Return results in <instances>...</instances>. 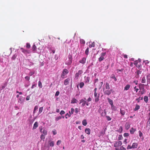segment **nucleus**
<instances>
[{"label": "nucleus", "instance_id": "nucleus-1", "mask_svg": "<svg viewBox=\"0 0 150 150\" xmlns=\"http://www.w3.org/2000/svg\"><path fill=\"white\" fill-rule=\"evenodd\" d=\"M40 132L43 133V134L45 135L47 134V130L45 128H43L42 126H40L39 127Z\"/></svg>", "mask_w": 150, "mask_h": 150}, {"label": "nucleus", "instance_id": "nucleus-2", "mask_svg": "<svg viewBox=\"0 0 150 150\" xmlns=\"http://www.w3.org/2000/svg\"><path fill=\"white\" fill-rule=\"evenodd\" d=\"M83 73V71L82 70H79L78 72H77L75 75L74 79L77 80L78 79L79 76L81 75Z\"/></svg>", "mask_w": 150, "mask_h": 150}, {"label": "nucleus", "instance_id": "nucleus-3", "mask_svg": "<svg viewBox=\"0 0 150 150\" xmlns=\"http://www.w3.org/2000/svg\"><path fill=\"white\" fill-rule=\"evenodd\" d=\"M69 73V71L67 69H64L61 74V77L62 78H64L66 75L68 74Z\"/></svg>", "mask_w": 150, "mask_h": 150}, {"label": "nucleus", "instance_id": "nucleus-4", "mask_svg": "<svg viewBox=\"0 0 150 150\" xmlns=\"http://www.w3.org/2000/svg\"><path fill=\"white\" fill-rule=\"evenodd\" d=\"M20 50L21 51L25 54H30L31 53L30 51L27 50H25L23 48H21Z\"/></svg>", "mask_w": 150, "mask_h": 150}, {"label": "nucleus", "instance_id": "nucleus-5", "mask_svg": "<svg viewBox=\"0 0 150 150\" xmlns=\"http://www.w3.org/2000/svg\"><path fill=\"white\" fill-rule=\"evenodd\" d=\"M122 142L120 141H117L115 142L114 144V146L117 147L120 146L122 145Z\"/></svg>", "mask_w": 150, "mask_h": 150}, {"label": "nucleus", "instance_id": "nucleus-6", "mask_svg": "<svg viewBox=\"0 0 150 150\" xmlns=\"http://www.w3.org/2000/svg\"><path fill=\"white\" fill-rule=\"evenodd\" d=\"M86 103V101H85L83 99H81L80 100V104L82 103L81 106L82 107L84 106Z\"/></svg>", "mask_w": 150, "mask_h": 150}, {"label": "nucleus", "instance_id": "nucleus-7", "mask_svg": "<svg viewBox=\"0 0 150 150\" xmlns=\"http://www.w3.org/2000/svg\"><path fill=\"white\" fill-rule=\"evenodd\" d=\"M85 78V82L86 83H89L90 81V77H88L86 76L84 77Z\"/></svg>", "mask_w": 150, "mask_h": 150}, {"label": "nucleus", "instance_id": "nucleus-8", "mask_svg": "<svg viewBox=\"0 0 150 150\" xmlns=\"http://www.w3.org/2000/svg\"><path fill=\"white\" fill-rule=\"evenodd\" d=\"M130 124L129 122H127L125 125V129L128 130L130 128Z\"/></svg>", "mask_w": 150, "mask_h": 150}, {"label": "nucleus", "instance_id": "nucleus-9", "mask_svg": "<svg viewBox=\"0 0 150 150\" xmlns=\"http://www.w3.org/2000/svg\"><path fill=\"white\" fill-rule=\"evenodd\" d=\"M68 58L69 59V61L68 62V65H70V64L72 63V56L71 55H69L68 56Z\"/></svg>", "mask_w": 150, "mask_h": 150}, {"label": "nucleus", "instance_id": "nucleus-10", "mask_svg": "<svg viewBox=\"0 0 150 150\" xmlns=\"http://www.w3.org/2000/svg\"><path fill=\"white\" fill-rule=\"evenodd\" d=\"M70 79L69 78H68L65 79L64 81V84L65 85H67L69 83Z\"/></svg>", "mask_w": 150, "mask_h": 150}, {"label": "nucleus", "instance_id": "nucleus-11", "mask_svg": "<svg viewBox=\"0 0 150 150\" xmlns=\"http://www.w3.org/2000/svg\"><path fill=\"white\" fill-rule=\"evenodd\" d=\"M86 58L83 57L82 58V59L79 61V62L83 64H84L86 62Z\"/></svg>", "mask_w": 150, "mask_h": 150}, {"label": "nucleus", "instance_id": "nucleus-12", "mask_svg": "<svg viewBox=\"0 0 150 150\" xmlns=\"http://www.w3.org/2000/svg\"><path fill=\"white\" fill-rule=\"evenodd\" d=\"M38 126V122H35L34 124L33 129H36Z\"/></svg>", "mask_w": 150, "mask_h": 150}, {"label": "nucleus", "instance_id": "nucleus-13", "mask_svg": "<svg viewBox=\"0 0 150 150\" xmlns=\"http://www.w3.org/2000/svg\"><path fill=\"white\" fill-rule=\"evenodd\" d=\"M104 94L105 95H108L109 96L111 94V93L109 90H107L105 91Z\"/></svg>", "mask_w": 150, "mask_h": 150}, {"label": "nucleus", "instance_id": "nucleus-14", "mask_svg": "<svg viewBox=\"0 0 150 150\" xmlns=\"http://www.w3.org/2000/svg\"><path fill=\"white\" fill-rule=\"evenodd\" d=\"M32 50L33 53H35L37 49L36 47L35 44H34L32 47Z\"/></svg>", "mask_w": 150, "mask_h": 150}, {"label": "nucleus", "instance_id": "nucleus-15", "mask_svg": "<svg viewBox=\"0 0 150 150\" xmlns=\"http://www.w3.org/2000/svg\"><path fill=\"white\" fill-rule=\"evenodd\" d=\"M105 89L106 90H109L110 89L109 84L107 82L105 83Z\"/></svg>", "mask_w": 150, "mask_h": 150}, {"label": "nucleus", "instance_id": "nucleus-16", "mask_svg": "<svg viewBox=\"0 0 150 150\" xmlns=\"http://www.w3.org/2000/svg\"><path fill=\"white\" fill-rule=\"evenodd\" d=\"M90 129L89 128H86L85 129V132L88 135L90 134Z\"/></svg>", "mask_w": 150, "mask_h": 150}, {"label": "nucleus", "instance_id": "nucleus-17", "mask_svg": "<svg viewBox=\"0 0 150 150\" xmlns=\"http://www.w3.org/2000/svg\"><path fill=\"white\" fill-rule=\"evenodd\" d=\"M130 87V85L129 84H127L126 85L124 88V90L127 91L128 90Z\"/></svg>", "mask_w": 150, "mask_h": 150}, {"label": "nucleus", "instance_id": "nucleus-18", "mask_svg": "<svg viewBox=\"0 0 150 150\" xmlns=\"http://www.w3.org/2000/svg\"><path fill=\"white\" fill-rule=\"evenodd\" d=\"M138 146V144L136 143H134L133 144L132 147L133 148H136Z\"/></svg>", "mask_w": 150, "mask_h": 150}, {"label": "nucleus", "instance_id": "nucleus-19", "mask_svg": "<svg viewBox=\"0 0 150 150\" xmlns=\"http://www.w3.org/2000/svg\"><path fill=\"white\" fill-rule=\"evenodd\" d=\"M101 113V115L102 116H104L106 114V112L105 110H104V111H103L102 112H100Z\"/></svg>", "mask_w": 150, "mask_h": 150}, {"label": "nucleus", "instance_id": "nucleus-20", "mask_svg": "<svg viewBox=\"0 0 150 150\" xmlns=\"http://www.w3.org/2000/svg\"><path fill=\"white\" fill-rule=\"evenodd\" d=\"M135 131V129H134L133 127H132L130 130V133L132 134H133Z\"/></svg>", "mask_w": 150, "mask_h": 150}, {"label": "nucleus", "instance_id": "nucleus-21", "mask_svg": "<svg viewBox=\"0 0 150 150\" xmlns=\"http://www.w3.org/2000/svg\"><path fill=\"white\" fill-rule=\"evenodd\" d=\"M99 94H98V96H95V101L96 102H97L99 100Z\"/></svg>", "mask_w": 150, "mask_h": 150}, {"label": "nucleus", "instance_id": "nucleus-22", "mask_svg": "<svg viewBox=\"0 0 150 150\" xmlns=\"http://www.w3.org/2000/svg\"><path fill=\"white\" fill-rule=\"evenodd\" d=\"M120 113L122 116H124V115H125V110H122L121 109H120Z\"/></svg>", "mask_w": 150, "mask_h": 150}, {"label": "nucleus", "instance_id": "nucleus-23", "mask_svg": "<svg viewBox=\"0 0 150 150\" xmlns=\"http://www.w3.org/2000/svg\"><path fill=\"white\" fill-rule=\"evenodd\" d=\"M108 102L111 105V106L113 105V102L112 100L109 98H108Z\"/></svg>", "mask_w": 150, "mask_h": 150}, {"label": "nucleus", "instance_id": "nucleus-24", "mask_svg": "<svg viewBox=\"0 0 150 150\" xmlns=\"http://www.w3.org/2000/svg\"><path fill=\"white\" fill-rule=\"evenodd\" d=\"M144 100L146 103H147L148 101V97L146 96H144Z\"/></svg>", "mask_w": 150, "mask_h": 150}, {"label": "nucleus", "instance_id": "nucleus-25", "mask_svg": "<svg viewBox=\"0 0 150 150\" xmlns=\"http://www.w3.org/2000/svg\"><path fill=\"white\" fill-rule=\"evenodd\" d=\"M122 131V126H120V128L119 130H117V131L118 132H119L120 133H121Z\"/></svg>", "mask_w": 150, "mask_h": 150}, {"label": "nucleus", "instance_id": "nucleus-26", "mask_svg": "<svg viewBox=\"0 0 150 150\" xmlns=\"http://www.w3.org/2000/svg\"><path fill=\"white\" fill-rule=\"evenodd\" d=\"M95 46V43L94 42H93L91 44H90L89 45V47H94Z\"/></svg>", "mask_w": 150, "mask_h": 150}, {"label": "nucleus", "instance_id": "nucleus-27", "mask_svg": "<svg viewBox=\"0 0 150 150\" xmlns=\"http://www.w3.org/2000/svg\"><path fill=\"white\" fill-rule=\"evenodd\" d=\"M82 124L84 126H86L87 124V122L86 120H84L82 121Z\"/></svg>", "mask_w": 150, "mask_h": 150}, {"label": "nucleus", "instance_id": "nucleus-28", "mask_svg": "<svg viewBox=\"0 0 150 150\" xmlns=\"http://www.w3.org/2000/svg\"><path fill=\"white\" fill-rule=\"evenodd\" d=\"M77 100L74 98L72 99L71 101V103H76Z\"/></svg>", "mask_w": 150, "mask_h": 150}, {"label": "nucleus", "instance_id": "nucleus-29", "mask_svg": "<svg viewBox=\"0 0 150 150\" xmlns=\"http://www.w3.org/2000/svg\"><path fill=\"white\" fill-rule=\"evenodd\" d=\"M140 108V106L137 105H136L135 106V108L134 109V111H136L139 109Z\"/></svg>", "mask_w": 150, "mask_h": 150}, {"label": "nucleus", "instance_id": "nucleus-30", "mask_svg": "<svg viewBox=\"0 0 150 150\" xmlns=\"http://www.w3.org/2000/svg\"><path fill=\"white\" fill-rule=\"evenodd\" d=\"M84 85V83L83 82H80L79 84V86L80 88H82Z\"/></svg>", "mask_w": 150, "mask_h": 150}, {"label": "nucleus", "instance_id": "nucleus-31", "mask_svg": "<svg viewBox=\"0 0 150 150\" xmlns=\"http://www.w3.org/2000/svg\"><path fill=\"white\" fill-rule=\"evenodd\" d=\"M80 43L81 44H82L83 45H84L85 44V40L83 39H81L80 40Z\"/></svg>", "mask_w": 150, "mask_h": 150}, {"label": "nucleus", "instance_id": "nucleus-32", "mask_svg": "<svg viewBox=\"0 0 150 150\" xmlns=\"http://www.w3.org/2000/svg\"><path fill=\"white\" fill-rule=\"evenodd\" d=\"M74 111V109L73 108H71V112L69 111V113L70 114H73Z\"/></svg>", "mask_w": 150, "mask_h": 150}, {"label": "nucleus", "instance_id": "nucleus-33", "mask_svg": "<svg viewBox=\"0 0 150 150\" xmlns=\"http://www.w3.org/2000/svg\"><path fill=\"white\" fill-rule=\"evenodd\" d=\"M111 108L114 111H115L117 110V108L113 105L111 106Z\"/></svg>", "mask_w": 150, "mask_h": 150}, {"label": "nucleus", "instance_id": "nucleus-34", "mask_svg": "<svg viewBox=\"0 0 150 150\" xmlns=\"http://www.w3.org/2000/svg\"><path fill=\"white\" fill-rule=\"evenodd\" d=\"M141 73H142V71H140L139 70H137V71L136 72V73L137 74V75L138 76H139V74H141Z\"/></svg>", "mask_w": 150, "mask_h": 150}, {"label": "nucleus", "instance_id": "nucleus-35", "mask_svg": "<svg viewBox=\"0 0 150 150\" xmlns=\"http://www.w3.org/2000/svg\"><path fill=\"white\" fill-rule=\"evenodd\" d=\"M143 99V97H139L138 98L136 99V100L137 101L138 103H139L140 102V100H142Z\"/></svg>", "mask_w": 150, "mask_h": 150}, {"label": "nucleus", "instance_id": "nucleus-36", "mask_svg": "<svg viewBox=\"0 0 150 150\" xmlns=\"http://www.w3.org/2000/svg\"><path fill=\"white\" fill-rule=\"evenodd\" d=\"M17 56V54H14L12 57V58H11L13 60H14L16 59Z\"/></svg>", "mask_w": 150, "mask_h": 150}, {"label": "nucleus", "instance_id": "nucleus-37", "mask_svg": "<svg viewBox=\"0 0 150 150\" xmlns=\"http://www.w3.org/2000/svg\"><path fill=\"white\" fill-rule=\"evenodd\" d=\"M105 59V58L104 57H100L99 59H98V61L99 62H101L103 60Z\"/></svg>", "mask_w": 150, "mask_h": 150}, {"label": "nucleus", "instance_id": "nucleus-38", "mask_svg": "<svg viewBox=\"0 0 150 150\" xmlns=\"http://www.w3.org/2000/svg\"><path fill=\"white\" fill-rule=\"evenodd\" d=\"M54 142L53 141H52L49 143L50 146L53 147L54 146Z\"/></svg>", "mask_w": 150, "mask_h": 150}, {"label": "nucleus", "instance_id": "nucleus-39", "mask_svg": "<svg viewBox=\"0 0 150 150\" xmlns=\"http://www.w3.org/2000/svg\"><path fill=\"white\" fill-rule=\"evenodd\" d=\"M45 138V137L44 134H42L41 135L40 138L41 140H44Z\"/></svg>", "mask_w": 150, "mask_h": 150}, {"label": "nucleus", "instance_id": "nucleus-40", "mask_svg": "<svg viewBox=\"0 0 150 150\" xmlns=\"http://www.w3.org/2000/svg\"><path fill=\"white\" fill-rule=\"evenodd\" d=\"M88 52H89V48H87L86 49V50L85 51V53L86 55H87L88 54Z\"/></svg>", "mask_w": 150, "mask_h": 150}, {"label": "nucleus", "instance_id": "nucleus-41", "mask_svg": "<svg viewBox=\"0 0 150 150\" xmlns=\"http://www.w3.org/2000/svg\"><path fill=\"white\" fill-rule=\"evenodd\" d=\"M146 82V79L144 77L142 79V83H144Z\"/></svg>", "mask_w": 150, "mask_h": 150}, {"label": "nucleus", "instance_id": "nucleus-42", "mask_svg": "<svg viewBox=\"0 0 150 150\" xmlns=\"http://www.w3.org/2000/svg\"><path fill=\"white\" fill-rule=\"evenodd\" d=\"M62 117L61 116H59L56 117L55 120L56 121H58L59 120H60L61 119Z\"/></svg>", "mask_w": 150, "mask_h": 150}, {"label": "nucleus", "instance_id": "nucleus-43", "mask_svg": "<svg viewBox=\"0 0 150 150\" xmlns=\"http://www.w3.org/2000/svg\"><path fill=\"white\" fill-rule=\"evenodd\" d=\"M38 86L40 88H42V83L40 81L38 82Z\"/></svg>", "mask_w": 150, "mask_h": 150}, {"label": "nucleus", "instance_id": "nucleus-44", "mask_svg": "<svg viewBox=\"0 0 150 150\" xmlns=\"http://www.w3.org/2000/svg\"><path fill=\"white\" fill-rule=\"evenodd\" d=\"M43 107H41L39 108V113H40L42 112V110H43Z\"/></svg>", "mask_w": 150, "mask_h": 150}, {"label": "nucleus", "instance_id": "nucleus-45", "mask_svg": "<svg viewBox=\"0 0 150 150\" xmlns=\"http://www.w3.org/2000/svg\"><path fill=\"white\" fill-rule=\"evenodd\" d=\"M123 138L122 136V135H120L118 137V140H121Z\"/></svg>", "mask_w": 150, "mask_h": 150}, {"label": "nucleus", "instance_id": "nucleus-46", "mask_svg": "<svg viewBox=\"0 0 150 150\" xmlns=\"http://www.w3.org/2000/svg\"><path fill=\"white\" fill-rule=\"evenodd\" d=\"M136 67L138 68L139 69H141V67H142V66H141V64H140L139 65H138V64L136 66Z\"/></svg>", "mask_w": 150, "mask_h": 150}, {"label": "nucleus", "instance_id": "nucleus-47", "mask_svg": "<svg viewBox=\"0 0 150 150\" xmlns=\"http://www.w3.org/2000/svg\"><path fill=\"white\" fill-rule=\"evenodd\" d=\"M26 48L28 49H29L30 47V45L29 43H27L26 44Z\"/></svg>", "mask_w": 150, "mask_h": 150}, {"label": "nucleus", "instance_id": "nucleus-48", "mask_svg": "<svg viewBox=\"0 0 150 150\" xmlns=\"http://www.w3.org/2000/svg\"><path fill=\"white\" fill-rule=\"evenodd\" d=\"M38 108V107L37 106H36L34 108V111H33V113L35 112V111L37 110Z\"/></svg>", "mask_w": 150, "mask_h": 150}, {"label": "nucleus", "instance_id": "nucleus-49", "mask_svg": "<svg viewBox=\"0 0 150 150\" xmlns=\"http://www.w3.org/2000/svg\"><path fill=\"white\" fill-rule=\"evenodd\" d=\"M119 149L120 150H126V149L124 148L123 146H120L119 148Z\"/></svg>", "mask_w": 150, "mask_h": 150}, {"label": "nucleus", "instance_id": "nucleus-50", "mask_svg": "<svg viewBox=\"0 0 150 150\" xmlns=\"http://www.w3.org/2000/svg\"><path fill=\"white\" fill-rule=\"evenodd\" d=\"M144 86V84H142V83H140L139 85V89L140 90L141 88L142 87H143Z\"/></svg>", "mask_w": 150, "mask_h": 150}, {"label": "nucleus", "instance_id": "nucleus-51", "mask_svg": "<svg viewBox=\"0 0 150 150\" xmlns=\"http://www.w3.org/2000/svg\"><path fill=\"white\" fill-rule=\"evenodd\" d=\"M106 117L107 118V119L108 121H110L111 120V118L109 116H106Z\"/></svg>", "mask_w": 150, "mask_h": 150}, {"label": "nucleus", "instance_id": "nucleus-52", "mask_svg": "<svg viewBox=\"0 0 150 150\" xmlns=\"http://www.w3.org/2000/svg\"><path fill=\"white\" fill-rule=\"evenodd\" d=\"M138 62L137 60L135 61L134 62V64L136 66L138 64Z\"/></svg>", "mask_w": 150, "mask_h": 150}, {"label": "nucleus", "instance_id": "nucleus-53", "mask_svg": "<svg viewBox=\"0 0 150 150\" xmlns=\"http://www.w3.org/2000/svg\"><path fill=\"white\" fill-rule=\"evenodd\" d=\"M25 79L27 81H29L30 79V77L28 76H26L25 77Z\"/></svg>", "mask_w": 150, "mask_h": 150}, {"label": "nucleus", "instance_id": "nucleus-54", "mask_svg": "<svg viewBox=\"0 0 150 150\" xmlns=\"http://www.w3.org/2000/svg\"><path fill=\"white\" fill-rule=\"evenodd\" d=\"M106 54V52H102L101 53V57H104Z\"/></svg>", "mask_w": 150, "mask_h": 150}, {"label": "nucleus", "instance_id": "nucleus-55", "mask_svg": "<svg viewBox=\"0 0 150 150\" xmlns=\"http://www.w3.org/2000/svg\"><path fill=\"white\" fill-rule=\"evenodd\" d=\"M61 143V140H58L57 142V145H59Z\"/></svg>", "mask_w": 150, "mask_h": 150}, {"label": "nucleus", "instance_id": "nucleus-56", "mask_svg": "<svg viewBox=\"0 0 150 150\" xmlns=\"http://www.w3.org/2000/svg\"><path fill=\"white\" fill-rule=\"evenodd\" d=\"M67 116H68L69 117H71V115L69 114L68 113L66 114L65 115V118L66 119H67L68 118V117H67Z\"/></svg>", "mask_w": 150, "mask_h": 150}, {"label": "nucleus", "instance_id": "nucleus-57", "mask_svg": "<svg viewBox=\"0 0 150 150\" xmlns=\"http://www.w3.org/2000/svg\"><path fill=\"white\" fill-rule=\"evenodd\" d=\"M59 91H57L55 94V96H58L59 95Z\"/></svg>", "mask_w": 150, "mask_h": 150}, {"label": "nucleus", "instance_id": "nucleus-58", "mask_svg": "<svg viewBox=\"0 0 150 150\" xmlns=\"http://www.w3.org/2000/svg\"><path fill=\"white\" fill-rule=\"evenodd\" d=\"M65 114V112L64 110H61L60 112L61 115H63Z\"/></svg>", "mask_w": 150, "mask_h": 150}, {"label": "nucleus", "instance_id": "nucleus-59", "mask_svg": "<svg viewBox=\"0 0 150 150\" xmlns=\"http://www.w3.org/2000/svg\"><path fill=\"white\" fill-rule=\"evenodd\" d=\"M139 136L140 137H141L142 136L143 134L140 131H139Z\"/></svg>", "mask_w": 150, "mask_h": 150}, {"label": "nucleus", "instance_id": "nucleus-60", "mask_svg": "<svg viewBox=\"0 0 150 150\" xmlns=\"http://www.w3.org/2000/svg\"><path fill=\"white\" fill-rule=\"evenodd\" d=\"M79 111V109L78 108H76L75 109V112L76 114Z\"/></svg>", "mask_w": 150, "mask_h": 150}, {"label": "nucleus", "instance_id": "nucleus-61", "mask_svg": "<svg viewBox=\"0 0 150 150\" xmlns=\"http://www.w3.org/2000/svg\"><path fill=\"white\" fill-rule=\"evenodd\" d=\"M124 70V69H117V72H118V71L122 72V71H123Z\"/></svg>", "mask_w": 150, "mask_h": 150}, {"label": "nucleus", "instance_id": "nucleus-62", "mask_svg": "<svg viewBox=\"0 0 150 150\" xmlns=\"http://www.w3.org/2000/svg\"><path fill=\"white\" fill-rule=\"evenodd\" d=\"M137 87L136 86L134 87V88L135 89V91H136V92H137L139 90V89L136 88Z\"/></svg>", "mask_w": 150, "mask_h": 150}, {"label": "nucleus", "instance_id": "nucleus-63", "mask_svg": "<svg viewBox=\"0 0 150 150\" xmlns=\"http://www.w3.org/2000/svg\"><path fill=\"white\" fill-rule=\"evenodd\" d=\"M129 134L128 133H125L124 134V136L125 137H127V136H129Z\"/></svg>", "mask_w": 150, "mask_h": 150}, {"label": "nucleus", "instance_id": "nucleus-64", "mask_svg": "<svg viewBox=\"0 0 150 150\" xmlns=\"http://www.w3.org/2000/svg\"><path fill=\"white\" fill-rule=\"evenodd\" d=\"M132 148V146H131L129 145L128 146H127V149H131Z\"/></svg>", "mask_w": 150, "mask_h": 150}]
</instances>
